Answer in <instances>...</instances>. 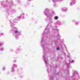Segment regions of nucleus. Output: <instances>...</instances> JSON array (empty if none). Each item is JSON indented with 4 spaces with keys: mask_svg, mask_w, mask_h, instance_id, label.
<instances>
[{
    "mask_svg": "<svg viewBox=\"0 0 80 80\" xmlns=\"http://www.w3.org/2000/svg\"><path fill=\"white\" fill-rule=\"evenodd\" d=\"M14 32L15 33H18V30H16L14 31Z\"/></svg>",
    "mask_w": 80,
    "mask_h": 80,
    "instance_id": "nucleus-1",
    "label": "nucleus"
},
{
    "mask_svg": "<svg viewBox=\"0 0 80 80\" xmlns=\"http://www.w3.org/2000/svg\"><path fill=\"white\" fill-rule=\"evenodd\" d=\"M58 17L57 16H56L55 18V20H57V19H58Z\"/></svg>",
    "mask_w": 80,
    "mask_h": 80,
    "instance_id": "nucleus-2",
    "label": "nucleus"
},
{
    "mask_svg": "<svg viewBox=\"0 0 80 80\" xmlns=\"http://www.w3.org/2000/svg\"><path fill=\"white\" fill-rule=\"evenodd\" d=\"M57 50H59V48H57Z\"/></svg>",
    "mask_w": 80,
    "mask_h": 80,
    "instance_id": "nucleus-3",
    "label": "nucleus"
},
{
    "mask_svg": "<svg viewBox=\"0 0 80 80\" xmlns=\"http://www.w3.org/2000/svg\"><path fill=\"white\" fill-rule=\"evenodd\" d=\"M45 62H46V63H47V61H45Z\"/></svg>",
    "mask_w": 80,
    "mask_h": 80,
    "instance_id": "nucleus-4",
    "label": "nucleus"
}]
</instances>
